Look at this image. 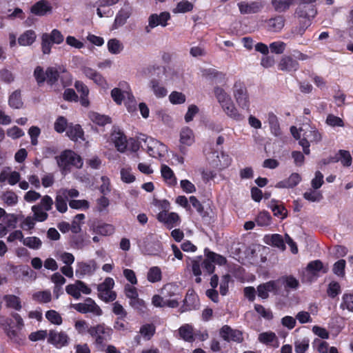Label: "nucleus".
Returning <instances> with one entry per match:
<instances>
[{
  "label": "nucleus",
  "mask_w": 353,
  "mask_h": 353,
  "mask_svg": "<svg viewBox=\"0 0 353 353\" xmlns=\"http://www.w3.org/2000/svg\"><path fill=\"white\" fill-rule=\"evenodd\" d=\"M34 77L39 85H42L46 81L48 85L55 84L60 78L63 87L68 86L72 83V77L67 72L63 66L56 65L49 67L46 71L41 66H37L34 71Z\"/></svg>",
  "instance_id": "obj_1"
},
{
  "label": "nucleus",
  "mask_w": 353,
  "mask_h": 353,
  "mask_svg": "<svg viewBox=\"0 0 353 353\" xmlns=\"http://www.w3.org/2000/svg\"><path fill=\"white\" fill-rule=\"evenodd\" d=\"M290 132L293 137L299 140V145L302 146L304 154H309L310 143H317L322 139L321 133L315 128L311 125L299 130L295 126L290 128Z\"/></svg>",
  "instance_id": "obj_2"
},
{
  "label": "nucleus",
  "mask_w": 353,
  "mask_h": 353,
  "mask_svg": "<svg viewBox=\"0 0 353 353\" xmlns=\"http://www.w3.org/2000/svg\"><path fill=\"white\" fill-rule=\"evenodd\" d=\"M111 97L117 105H121L124 102L129 112H134L137 108L135 98L130 85L125 81L120 82L118 88L112 90Z\"/></svg>",
  "instance_id": "obj_3"
},
{
  "label": "nucleus",
  "mask_w": 353,
  "mask_h": 353,
  "mask_svg": "<svg viewBox=\"0 0 353 353\" xmlns=\"http://www.w3.org/2000/svg\"><path fill=\"white\" fill-rule=\"evenodd\" d=\"M112 330L104 323L91 326L88 330V334L94 340V344L97 348L103 351L105 347V343L111 339Z\"/></svg>",
  "instance_id": "obj_4"
},
{
  "label": "nucleus",
  "mask_w": 353,
  "mask_h": 353,
  "mask_svg": "<svg viewBox=\"0 0 353 353\" xmlns=\"http://www.w3.org/2000/svg\"><path fill=\"white\" fill-rule=\"evenodd\" d=\"M233 96L240 108L246 111L250 110L251 102L250 96L247 88L243 82L237 81L234 83Z\"/></svg>",
  "instance_id": "obj_5"
},
{
  "label": "nucleus",
  "mask_w": 353,
  "mask_h": 353,
  "mask_svg": "<svg viewBox=\"0 0 353 353\" xmlns=\"http://www.w3.org/2000/svg\"><path fill=\"white\" fill-rule=\"evenodd\" d=\"M58 165L63 171H68L70 166L81 168L83 161L79 155L72 150L63 151L59 157H57Z\"/></svg>",
  "instance_id": "obj_6"
},
{
  "label": "nucleus",
  "mask_w": 353,
  "mask_h": 353,
  "mask_svg": "<svg viewBox=\"0 0 353 353\" xmlns=\"http://www.w3.org/2000/svg\"><path fill=\"white\" fill-rule=\"evenodd\" d=\"M161 294L167 299V307L176 308L179 305L182 294L179 287L174 283H167L161 290Z\"/></svg>",
  "instance_id": "obj_7"
},
{
  "label": "nucleus",
  "mask_w": 353,
  "mask_h": 353,
  "mask_svg": "<svg viewBox=\"0 0 353 353\" xmlns=\"http://www.w3.org/2000/svg\"><path fill=\"white\" fill-rule=\"evenodd\" d=\"M328 272V266L324 265L321 260H314L310 262L305 269L303 281L312 282L319 276V273L325 274Z\"/></svg>",
  "instance_id": "obj_8"
},
{
  "label": "nucleus",
  "mask_w": 353,
  "mask_h": 353,
  "mask_svg": "<svg viewBox=\"0 0 353 353\" xmlns=\"http://www.w3.org/2000/svg\"><path fill=\"white\" fill-rule=\"evenodd\" d=\"M204 252L206 259L202 260L201 265L203 271L208 274L213 273L214 270V263L221 265L226 263V259L224 256L213 252L208 248L205 249Z\"/></svg>",
  "instance_id": "obj_9"
},
{
  "label": "nucleus",
  "mask_w": 353,
  "mask_h": 353,
  "mask_svg": "<svg viewBox=\"0 0 353 353\" xmlns=\"http://www.w3.org/2000/svg\"><path fill=\"white\" fill-rule=\"evenodd\" d=\"M141 146L150 157L154 158L163 156L164 152L167 150L165 145L152 137H146L143 140V144H141Z\"/></svg>",
  "instance_id": "obj_10"
},
{
  "label": "nucleus",
  "mask_w": 353,
  "mask_h": 353,
  "mask_svg": "<svg viewBox=\"0 0 353 353\" xmlns=\"http://www.w3.org/2000/svg\"><path fill=\"white\" fill-rule=\"evenodd\" d=\"M114 285V281L112 278H105L103 282L97 286L99 297L105 302L114 301L117 298V294L112 290Z\"/></svg>",
  "instance_id": "obj_11"
},
{
  "label": "nucleus",
  "mask_w": 353,
  "mask_h": 353,
  "mask_svg": "<svg viewBox=\"0 0 353 353\" xmlns=\"http://www.w3.org/2000/svg\"><path fill=\"white\" fill-rule=\"evenodd\" d=\"M239 12L243 15L254 14L260 12L264 7L261 1H241L237 3Z\"/></svg>",
  "instance_id": "obj_12"
},
{
  "label": "nucleus",
  "mask_w": 353,
  "mask_h": 353,
  "mask_svg": "<svg viewBox=\"0 0 353 353\" xmlns=\"http://www.w3.org/2000/svg\"><path fill=\"white\" fill-rule=\"evenodd\" d=\"M72 307L82 314L92 313L96 316H101L102 310L91 298H87L83 303L72 304Z\"/></svg>",
  "instance_id": "obj_13"
},
{
  "label": "nucleus",
  "mask_w": 353,
  "mask_h": 353,
  "mask_svg": "<svg viewBox=\"0 0 353 353\" xmlns=\"http://www.w3.org/2000/svg\"><path fill=\"white\" fill-rule=\"evenodd\" d=\"M97 268V263L94 259L77 262L75 270L76 276L79 278H83L85 276H91L95 272Z\"/></svg>",
  "instance_id": "obj_14"
},
{
  "label": "nucleus",
  "mask_w": 353,
  "mask_h": 353,
  "mask_svg": "<svg viewBox=\"0 0 353 353\" xmlns=\"http://www.w3.org/2000/svg\"><path fill=\"white\" fill-rule=\"evenodd\" d=\"M220 336L225 341L241 343L243 341V332L239 330L232 329L229 325H223L219 331Z\"/></svg>",
  "instance_id": "obj_15"
},
{
  "label": "nucleus",
  "mask_w": 353,
  "mask_h": 353,
  "mask_svg": "<svg viewBox=\"0 0 353 353\" xmlns=\"http://www.w3.org/2000/svg\"><path fill=\"white\" fill-rule=\"evenodd\" d=\"M66 292L74 299H79L81 294H90L91 289L83 281L77 280L74 283L68 285L65 288Z\"/></svg>",
  "instance_id": "obj_16"
},
{
  "label": "nucleus",
  "mask_w": 353,
  "mask_h": 353,
  "mask_svg": "<svg viewBox=\"0 0 353 353\" xmlns=\"http://www.w3.org/2000/svg\"><path fill=\"white\" fill-rule=\"evenodd\" d=\"M170 18L171 16L168 12H162L159 14H152L148 17V26L145 27V31L147 32H150L151 29H153L158 26L165 27Z\"/></svg>",
  "instance_id": "obj_17"
},
{
  "label": "nucleus",
  "mask_w": 353,
  "mask_h": 353,
  "mask_svg": "<svg viewBox=\"0 0 353 353\" xmlns=\"http://www.w3.org/2000/svg\"><path fill=\"white\" fill-rule=\"evenodd\" d=\"M69 337L64 332L50 330L48 333V342L57 348H61L66 346L69 342Z\"/></svg>",
  "instance_id": "obj_18"
},
{
  "label": "nucleus",
  "mask_w": 353,
  "mask_h": 353,
  "mask_svg": "<svg viewBox=\"0 0 353 353\" xmlns=\"http://www.w3.org/2000/svg\"><path fill=\"white\" fill-rule=\"evenodd\" d=\"M90 228L93 233L103 236H111L115 231V228L112 224L100 221L92 222Z\"/></svg>",
  "instance_id": "obj_19"
},
{
  "label": "nucleus",
  "mask_w": 353,
  "mask_h": 353,
  "mask_svg": "<svg viewBox=\"0 0 353 353\" xmlns=\"http://www.w3.org/2000/svg\"><path fill=\"white\" fill-rule=\"evenodd\" d=\"M279 292V281H270L265 283L260 284L257 287L258 296L263 299H268L269 296V293L278 294Z\"/></svg>",
  "instance_id": "obj_20"
},
{
  "label": "nucleus",
  "mask_w": 353,
  "mask_h": 353,
  "mask_svg": "<svg viewBox=\"0 0 353 353\" xmlns=\"http://www.w3.org/2000/svg\"><path fill=\"white\" fill-rule=\"evenodd\" d=\"M157 219L160 222L163 223L168 229H172L179 225L180 218L177 213L168 212L165 210L157 214Z\"/></svg>",
  "instance_id": "obj_21"
},
{
  "label": "nucleus",
  "mask_w": 353,
  "mask_h": 353,
  "mask_svg": "<svg viewBox=\"0 0 353 353\" xmlns=\"http://www.w3.org/2000/svg\"><path fill=\"white\" fill-rule=\"evenodd\" d=\"M278 69L285 72H295L299 68V63L297 60L291 56L285 55L281 57L278 65Z\"/></svg>",
  "instance_id": "obj_22"
},
{
  "label": "nucleus",
  "mask_w": 353,
  "mask_h": 353,
  "mask_svg": "<svg viewBox=\"0 0 353 353\" xmlns=\"http://www.w3.org/2000/svg\"><path fill=\"white\" fill-rule=\"evenodd\" d=\"M212 157H216L217 160H213L212 164L219 170L228 168L232 163V158L224 152L219 154L215 151L212 153Z\"/></svg>",
  "instance_id": "obj_23"
},
{
  "label": "nucleus",
  "mask_w": 353,
  "mask_h": 353,
  "mask_svg": "<svg viewBox=\"0 0 353 353\" xmlns=\"http://www.w3.org/2000/svg\"><path fill=\"white\" fill-rule=\"evenodd\" d=\"M115 147L120 152H124L128 146V140L124 134L120 130H114L111 134Z\"/></svg>",
  "instance_id": "obj_24"
},
{
  "label": "nucleus",
  "mask_w": 353,
  "mask_h": 353,
  "mask_svg": "<svg viewBox=\"0 0 353 353\" xmlns=\"http://www.w3.org/2000/svg\"><path fill=\"white\" fill-rule=\"evenodd\" d=\"M21 179V174L17 171H10V168L3 170L0 173V182L4 183L8 181L10 185H14L19 182Z\"/></svg>",
  "instance_id": "obj_25"
},
{
  "label": "nucleus",
  "mask_w": 353,
  "mask_h": 353,
  "mask_svg": "<svg viewBox=\"0 0 353 353\" xmlns=\"http://www.w3.org/2000/svg\"><path fill=\"white\" fill-rule=\"evenodd\" d=\"M225 114L230 119L241 121L244 119V116L241 114L234 104L232 100L229 101L225 105L221 107Z\"/></svg>",
  "instance_id": "obj_26"
},
{
  "label": "nucleus",
  "mask_w": 353,
  "mask_h": 353,
  "mask_svg": "<svg viewBox=\"0 0 353 353\" xmlns=\"http://www.w3.org/2000/svg\"><path fill=\"white\" fill-rule=\"evenodd\" d=\"M52 8L49 1L47 0H41L32 6L31 12L36 15L43 16L50 13L52 11Z\"/></svg>",
  "instance_id": "obj_27"
},
{
  "label": "nucleus",
  "mask_w": 353,
  "mask_h": 353,
  "mask_svg": "<svg viewBox=\"0 0 353 353\" xmlns=\"http://www.w3.org/2000/svg\"><path fill=\"white\" fill-rule=\"evenodd\" d=\"M199 300L198 296L193 290H189L183 301V310H196L199 307Z\"/></svg>",
  "instance_id": "obj_28"
},
{
  "label": "nucleus",
  "mask_w": 353,
  "mask_h": 353,
  "mask_svg": "<svg viewBox=\"0 0 353 353\" xmlns=\"http://www.w3.org/2000/svg\"><path fill=\"white\" fill-rule=\"evenodd\" d=\"M266 117L271 133L275 137L281 136V130L277 116L274 112H269Z\"/></svg>",
  "instance_id": "obj_29"
},
{
  "label": "nucleus",
  "mask_w": 353,
  "mask_h": 353,
  "mask_svg": "<svg viewBox=\"0 0 353 353\" xmlns=\"http://www.w3.org/2000/svg\"><path fill=\"white\" fill-rule=\"evenodd\" d=\"M268 30L273 32H280L285 25V19L281 15L270 18L266 21Z\"/></svg>",
  "instance_id": "obj_30"
},
{
  "label": "nucleus",
  "mask_w": 353,
  "mask_h": 353,
  "mask_svg": "<svg viewBox=\"0 0 353 353\" xmlns=\"http://www.w3.org/2000/svg\"><path fill=\"white\" fill-rule=\"evenodd\" d=\"M131 15V8L128 6H125L121 8L119 12L117 13L114 22L113 24V28L117 29L119 27L124 25L127 21V19Z\"/></svg>",
  "instance_id": "obj_31"
},
{
  "label": "nucleus",
  "mask_w": 353,
  "mask_h": 353,
  "mask_svg": "<svg viewBox=\"0 0 353 353\" xmlns=\"http://www.w3.org/2000/svg\"><path fill=\"white\" fill-rule=\"evenodd\" d=\"M301 181V177L298 173H292L287 179L278 182L276 188H292L296 186Z\"/></svg>",
  "instance_id": "obj_32"
},
{
  "label": "nucleus",
  "mask_w": 353,
  "mask_h": 353,
  "mask_svg": "<svg viewBox=\"0 0 353 353\" xmlns=\"http://www.w3.org/2000/svg\"><path fill=\"white\" fill-rule=\"evenodd\" d=\"M332 162H341L345 167L351 165L352 158L349 151L340 150L335 155L332 157Z\"/></svg>",
  "instance_id": "obj_33"
},
{
  "label": "nucleus",
  "mask_w": 353,
  "mask_h": 353,
  "mask_svg": "<svg viewBox=\"0 0 353 353\" xmlns=\"http://www.w3.org/2000/svg\"><path fill=\"white\" fill-rule=\"evenodd\" d=\"M276 281H279V285L280 284L283 285L286 290H294L299 286V281L292 275L282 276Z\"/></svg>",
  "instance_id": "obj_34"
},
{
  "label": "nucleus",
  "mask_w": 353,
  "mask_h": 353,
  "mask_svg": "<svg viewBox=\"0 0 353 353\" xmlns=\"http://www.w3.org/2000/svg\"><path fill=\"white\" fill-rule=\"evenodd\" d=\"M161 174L165 182L169 185L176 184V178L172 170L167 165L163 164L161 166Z\"/></svg>",
  "instance_id": "obj_35"
},
{
  "label": "nucleus",
  "mask_w": 353,
  "mask_h": 353,
  "mask_svg": "<svg viewBox=\"0 0 353 353\" xmlns=\"http://www.w3.org/2000/svg\"><path fill=\"white\" fill-rule=\"evenodd\" d=\"M180 338L188 342L194 341V332L193 326L190 324H184L179 329Z\"/></svg>",
  "instance_id": "obj_36"
},
{
  "label": "nucleus",
  "mask_w": 353,
  "mask_h": 353,
  "mask_svg": "<svg viewBox=\"0 0 353 353\" xmlns=\"http://www.w3.org/2000/svg\"><path fill=\"white\" fill-rule=\"evenodd\" d=\"M265 241L267 244L276 247L281 250H284L285 249V242L281 234H274L265 236Z\"/></svg>",
  "instance_id": "obj_37"
},
{
  "label": "nucleus",
  "mask_w": 353,
  "mask_h": 353,
  "mask_svg": "<svg viewBox=\"0 0 353 353\" xmlns=\"http://www.w3.org/2000/svg\"><path fill=\"white\" fill-rule=\"evenodd\" d=\"M150 88L157 98H163L168 94L167 89L157 79L150 81Z\"/></svg>",
  "instance_id": "obj_38"
},
{
  "label": "nucleus",
  "mask_w": 353,
  "mask_h": 353,
  "mask_svg": "<svg viewBox=\"0 0 353 353\" xmlns=\"http://www.w3.org/2000/svg\"><path fill=\"white\" fill-rule=\"evenodd\" d=\"M6 307L19 311L22 308L21 299L13 294H6L3 298Z\"/></svg>",
  "instance_id": "obj_39"
},
{
  "label": "nucleus",
  "mask_w": 353,
  "mask_h": 353,
  "mask_svg": "<svg viewBox=\"0 0 353 353\" xmlns=\"http://www.w3.org/2000/svg\"><path fill=\"white\" fill-rule=\"evenodd\" d=\"M294 0H271L274 10L277 12H285L292 6Z\"/></svg>",
  "instance_id": "obj_40"
},
{
  "label": "nucleus",
  "mask_w": 353,
  "mask_h": 353,
  "mask_svg": "<svg viewBox=\"0 0 353 353\" xmlns=\"http://www.w3.org/2000/svg\"><path fill=\"white\" fill-rule=\"evenodd\" d=\"M180 142L183 145H191L194 142V136L192 130L186 127L183 128L180 133Z\"/></svg>",
  "instance_id": "obj_41"
},
{
  "label": "nucleus",
  "mask_w": 353,
  "mask_h": 353,
  "mask_svg": "<svg viewBox=\"0 0 353 353\" xmlns=\"http://www.w3.org/2000/svg\"><path fill=\"white\" fill-rule=\"evenodd\" d=\"M32 299L39 303H48L52 300V294L50 290L39 291L32 294Z\"/></svg>",
  "instance_id": "obj_42"
},
{
  "label": "nucleus",
  "mask_w": 353,
  "mask_h": 353,
  "mask_svg": "<svg viewBox=\"0 0 353 353\" xmlns=\"http://www.w3.org/2000/svg\"><path fill=\"white\" fill-rule=\"evenodd\" d=\"M147 279L149 282L158 283L162 279V272L159 267L152 266L149 268L147 273Z\"/></svg>",
  "instance_id": "obj_43"
},
{
  "label": "nucleus",
  "mask_w": 353,
  "mask_h": 353,
  "mask_svg": "<svg viewBox=\"0 0 353 353\" xmlns=\"http://www.w3.org/2000/svg\"><path fill=\"white\" fill-rule=\"evenodd\" d=\"M36 39V34L34 31L30 30L26 31L18 39L19 45L26 46H30L34 42Z\"/></svg>",
  "instance_id": "obj_44"
},
{
  "label": "nucleus",
  "mask_w": 353,
  "mask_h": 353,
  "mask_svg": "<svg viewBox=\"0 0 353 353\" xmlns=\"http://www.w3.org/2000/svg\"><path fill=\"white\" fill-rule=\"evenodd\" d=\"M303 12L302 14L299 13L298 7H297L296 9V11H295V14L299 18L307 19L309 21H310L311 19H313L317 13V10H316L315 5H309V6L305 5V9L303 10Z\"/></svg>",
  "instance_id": "obj_45"
},
{
  "label": "nucleus",
  "mask_w": 353,
  "mask_h": 353,
  "mask_svg": "<svg viewBox=\"0 0 353 353\" xmlns=\"http://www.w3.org/2000/svg\"><path fill=\"white\" fill-rule=\"evenodd\" d=\"M8 104L11 108L14 109H20L23 107V103L19 90H15L10 95Z\"/></svg>",
  "instance_id": "obj_46"
},
{
  "label": "nucleus",
  "mask_w": 353,
  "mask_h": 353,
  "mask_svg": "<svg viewBox=\"0 0 353 353\" xmlns=\"http://www.w3.org/2000/svg\"><path fill=\"white\" fill-rule=\"evenodd\" d=\"M193 8L192 3L188 0H182L177 3L176 7L172 9V12L174 14L186 13L191 12Z\"/></svg>",
  "instance_id": "obj_47"
},
{
  "label": "nucleus",
  "mask_w": 353,
  "mask_h": 353,
  "mask_svg": "<svg viewBox=\"0 0 353 353\" xmlns=\"http://www.w3.org/2000/svg\"><path fill=\"white\" fill-rule=\"evenodd\" d=\"M258 340L260 343L266 345H273L274 342H277V337L274 332L269 331L261 333L259 335Z\"/></svg>",
  "instance_id": "obj_48"
},
{
  "label": "nucleus",
  "mask_w": 353,
  "mask_h": 353,
  "mask_svg": "<svg viewBox=\"0 0 353 353\" xmlns=\"http://www.w3.org/2000/svg\"><path fill=\"white\" fill-rule=\"evenodd\" d=\"M214 94L221 107L232 101L230 96L220 87H216L214 88Z\"/></svg>",
  "instance_id": "obj_49"
},
{
  "label": "nucleus",
  "mask_w": 353,
  "mask_h": 353,
  "mask_svg": "<svg viewBox=\"0 0 353 353\" xmlns=\"http://www.w3.org/2000/svg\"><path fill=\"white\" fill-rule=\"evenodd\" d=\"M269 207L272 210L274 215L281 219H284L287 216V210L278 203V201L272 200L269 204Z\"/></svg>",
  "instance_id": "obj_50"
},
{
  "label": "nucleus",
  "mask_w": 353,
  "mask_h": 353,
  "mask_svg": "<svg viewBox=\"0 0 353 353\" xmlns=\"http://www.w3.org/2000/svg\"><path fill=\"white\" fill-rule=\"evenodd\" d=\"M66 133L70 139L73 141H77L79 139H82L83 135V132L79 125L68 126Z\"/></svg>",
  "instance_id": "obj_51"
},
{
  "label": "nucleus",
  "mask_w": 353,
  "mask_h": 353,
  "mask_svg": "<svg viewBox=\"0 0 353 353\" xmlns=\"http://www.w3.org/2000/svg\"><path fill=\"white\" fill-rule=\"evenodd\" d=\"M340 308L341 310H347L349 312H353V294L344 293L341 298L340 303Z\"/></svg>",
  "instance_id": "obj_52"
},
{
  "label": "nucleus",
  "mask_w": 353,
  "mask_h": 353,
  "mask_svg": "<svg viewBox=\"0 0 353 353\" xmlns=\"http://www.w3.org/2000/svg\"><path fill=\"white\" fill-rule=\"evenodd\" d=\"M108 51L112 54H118L123 50V43L117 39H111L107 43Z\"/></svg>",
  "instance_id": "obj_53"
},
{
  "label": "nucleus",
  "mask_w": 353,
  "mask_h": 353,
  "mask_svg": "<svg viewBox=\"0 0 353 353\" xmlns=\"http://www.w3.org/2000/svg\"><path fill=\"white\" fill-rule=\"evenodd\" d=\"M202 257L198 256L195 259L188 258V265L191 266L192 273L194 276H201L202 268Z\"/></svg>",
  "instance_id": "obj_54"
},
{
  "label": "nucleus",
  "mask_w": 353,
  "mask_h": 353,
  "mask_svg": "<svg viewBox=\"0 0 353 353\" xmlns=\"http://www.w3.org/2000/svg\"><path fill=\"white\" fill-rule=\"evenodd\" d=\"M68 201L66 197L57 191L54 202L56 209L61 213L65 212L68 210Z\"/></svg>",
  "instance_id": "obj_55"
},
{
  "label": "nucleus",
  "mask_w": 353,
  "mask_h": 353,
  "mask_svg": "<svg viewBox=\"0 0 353 353\" xmlns=\"http://www.w3.org/2000/svg\"><path fill=\"white\" fill-rule=\"evenodd\" d=\"M1 199L8 206H14L18 203V196L12 190L4 192L1 195Z\"/></svg>",
  "instance_id": "obj_56"
},
{
  "label": "nucleus",
  "mask_w": 353,
  "mask_h": 353,
  "mask_svg": "<svg viewBox=\"0 0 353 353\" xmlns=\"http://www.w3.org/2000/svg\"><path fill=\"white\" fill-rule=\"evenodd\" d=\"M89 117L93 123L101 126L111 122V119L109 117L101 115L97 112H91L89 114Z\"/></svg>",
  "instance_id": "obj_57"
},
{
  "label": "nucleus",
  "mask_w": 353,
  "mask_h": 353,
  "mask_svg": "<svg viewBox=\"0 0 353 353\" xmlns=\"http://www.w3.org/2000/svg\"><path fill=\"white\" fill-rule=\"evenodd\" d=\"M46 318L52 324L60 325L63 319L60 314L54 310H50L46 312Z\"/></svg>",
  "instance_id": "obj_58"
},
{
  "label": "nucleus",
  "mask_w": 353,
  "mask_h": 353,
  "mask_svg": "<svg viewBox=\"0 0 353 353\" xmlns=\"http://www.w3.org/2000/svg\"><path fill=\"white\" fill-rule=\"evenodd\" d=\"M4 331L12 342L17 344H21L22 343V339L21 338L19 332L12 327L10 325L8 327H6L4 328Z\"/></svg>",
  "instance_id": "obj_59"
},
{
  "label": "nucleus",
  "mask_w": 353,
  "mask_h": 353,
  "mask_svg": "<svg viewBox=\"0 0 353 353\" xmlns=\"http://www.w3.org/2000/svg\"><path fill=\"white\" fill-rule=\"evenodd\" d=\"M317 189L309 190L303 194V197L306 200L310 202H319L322 198L323 195L320 191L316 190Z\"/></svg>",
  "instance_id": "obj_60"
},
{
  "label": "nucleus",
  "mask_w": 353,
  "mask_h": 353,
  "mask_svg": "<svg viewBox=\"0 0 353 353\" xmlns=\"http://www.w3.org/2000/svg\"><path fill=\"white\" fill-rule=\"evenodd\" d=\"M70 244L72 248L77 250H82L88 245L82 235L72 236L71 237Z\"/></svg>",
  "instance_id": "obj_61"
},
{
  "label": "nucleus",
  "mask_w": 353,
  "mask_h": 353,
  "mask_svg": "<svg viewBox=\"0 0 353 353\" xmlns=\"http://www.w3.org/2000/svg\"><path fill=\"white\" fill-rule=\"evenodd\" d=\"M120 174L121 179L123 183H133L136 179V177L132 172V169L130 168H121Z\"/></svg>",
  "instance_id": "obj_62"
},
{
  "label": "nucleus",
  "mask_w": 353,
  "mask_h": 353,
  "mask_svg": "<svg viewBox=\"0 0 353 353\" xmlns=\"http://www.w3.org/2000/svg\"><path fill=\"white\" fill-rule=\"evenodd\" d=\"M139 332L145 339L150 340L155 333V327L153 324H145L141 327Z\"/></svg>",
  "instance_id": "obj_63"
},
{
  "label": "nucleus",
  "mask_w": 353,
  "mask_h": 353,
  "mask_svg": "<svg viewBox=\"0 0 353 353\" xmlns=\"http://www.w3.org/2000/svg\"><path fill=\"white\" fill-rule=\"evenodd\" d=\"M312 346L314 349L319 353H328L330 348L327 342L319 339H315L314 340Z\"/></svg>",
  "instance_id": "obj_64"
}]
</instances>
